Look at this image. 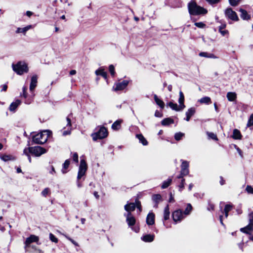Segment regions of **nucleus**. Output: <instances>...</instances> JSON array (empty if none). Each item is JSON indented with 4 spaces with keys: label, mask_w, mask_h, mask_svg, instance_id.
Wrapping results in <instances>:
<instances>
[{
    "label": "nucleus",
    "mask_w": 253,
    "mask_h": 253,
    "mask_svg": "<svg viewBox=\"0 0 253 253\" xmlns=\"http://www.w3.org/2000/svg\"><path fill=\"white\" fill-rule=\"evenodd\" d=\"M188 9L191 15H204L208 10L203 7L198 5L195 0H191L188 4Z\"/></svg>",
    "instance_id": "obj_1"
},
{
    "label": "nucleus",
    "mask_w": 253,
    "mask_h": 253,
    "mask_svg": "<svg viewBox=\"0 0 253 253\" xmlns=\"http://www.w3.org/2000/svg\"><path fill=\"white\" fill-rule=\"evenodd\" d=\"M50 135V131L44 130L33 136V141L36 144H42L46 142L48 136Z\"/></svg>",
    "instance_id": "obj_2"
},
{
    "label": "nucleus",
    "mask_w": 253,
    "mask_h": 253,
    "mask_svg": "<svg viewBox=\"0 0 253 253\" xmlns=\"http://www.w3.org/2000/svg\"><path fill=\"white\" fill-rule=\"evenodd\" d=\"M13 70L18 75H22L24 73H27L29 69L27 64L22 61L18 62L16 64H12Z\"/></svg>",
    "instance_id": "obj_3"
},
{
    "label": "nucleus",
    "mask_w": 253,
    "mask_h": 253,
    "mask_svg": "<svg viewBox=\"0 0 253 253\" xmlns=\"http://www.w3.org/2000/svg\"><path fill=\"white\" fill-rule=\"evenodd\" d=\"M108 131L107 129L103 126L100 127L99 129L95 133L92 134V139L96 141L98 139H103L107 137Z\"/></svg>",
    "instance_id": "obj_4"
},
{
    "label": "nucleus",
    "mask_w": 253,
    "mask_h": 253,
    "mask_svg": "<svg viewBox=\"0 0 253 253\" xmlns=\"http://www.w3.org/2000/svg\"><path fill=\"white\" fill-rule=\"evenodd\" d=\"M87 165L84 160H81L79 169V171L77 176V179H80L84 174L87 170Z\"/></svg>",
    "instance_id": "obj_5"
},
{
    "label": "nucleus",
    "mask_w": 253,
    "mask_h": 253,
    "mask_svg": "<svg viewBox=\"0 0 253 253\" xmlns=\"http://www.w3.org/2000/svg\"><path fill=\"white\" fill-rule=\"evenodd\" d=\"M29 150L31 154L37 157L40 156L46 152L45 149L41 146L31 147H29Z\"/></svg>",
    "instance_id": "obj_6"
},
{
    "label": "nucleus",
    "mask_w": 253,
    "mask_h": 253,
    "mask_svg": "<svg viewBox=\"0 0 253 253\" xmlns=\"http://www.w3.org/2000/svg\"><path fill=\"white\" fill-rule=\"evenodd\" d=\"M225 15L227 18L233 21H238L239 19L236 13L231 8H228L225 10Z\"/></svg>",
    "instance_id": "obj_7"
},
{
    "label": "nucleus",
    "mask_w": 253,
    "mask_h": 253,
    "mask_svg": "<svg viewBox=\"0 0 253 253\" xmlns=\"http://www.w3.org/2000/svg\"><path fill=\"white\" fill-rule=\"evenodd\" d=\"M172 218L174 222L180 221L185 216L181 210L175 211L172 213Z\"/></svg>",
    "instance_id": "obj_8"
},
{
    "label": "nucleus",
    "mask_w": 253,
    "mask_h": 253,
    "mask_svg": "<svg viewBox=\"0 0 253 253\" xmlns=\"http://www.w3.org/2000/svg\"><path fill=\"white\" fill-rule=\"evenodd\" d=\"M39 241V237L34 235H31L27 238L25 242V249L27 251L28 248L30 246V244L33 242H37Z\"/></svg>",
    "instance_id": "obj_9"
},
{
    "label": "nucleus",
    "mask_w": 253,
    "mask_h": 253,
    "mask_svg": "<svg viewBox=\"0 0 253 253\" xmlns=\"http://www.w3.org/2000/svg\"><path fill=\"white\" fill-rule=\"evenodd\" d=\"M124 216L126 217V221L129 226H133L135 223V219L131 213H125Z\"/></svg>",
    "instance_id": "obj_10"
},
{
    "label": "nucleus",
    "mask_w": 253,
    "mask_h": 253,
    "mask_svg": "<svg viewBox=\"0 0 253 253\" xmlns=\"http://www.w3.org/2000/svg\"><path fill=\"white\" fill-rule=\"evenodd\" d=\"M38 83V76L36 75H33L31 80L30 84V91L33 93L35 87L37 86Z\"/></svg>",
    "instance_id": "obj_11"
},
{
    "label": "nucleus",
    "mask_w": 253,
    "mask_h": 253,
    "mask_svg": "<svg viewBox=\"0 0 253 253\" xmlns=\"http://www.w3.org/2000/svg\"><path fill=\"white\" fill-rule=\"evenodd\" d=\"M128 84V82L126 80H124L121 82L117 83L116 84V87L114 88V90L116 91L122 90L126 87Z\"/></svg>",
    "instance_id": "obj_12"
},
{
    "label": "nucleus",
    "mask_w": 253,
    "mask_h": 253,
    "mask_svg": "<svg viewBox=\"0 0 253 253\" xmlns=\"http://www.w3.org/2000/svg\"><path fill=\"white\" fill-rule=\"evenodd\" d=\"M70 115H69L66 118V121H67L66 126H67V127H68V128H67V130H64V131H63L62 134L64 136H65V135H69V134H70L71 133L72 124H71V119L70 118Z\"/></svg>",
    "instance_id": "obj_13"
},
{
    "label": "nucleus",
    "mask_w": 253,
    "mask_h": 253,
    "mask_svg": "<svg viewBox=\"0 0 253 253\" xmlns=\"http://www.w3.org/2000/svg\"><path fill=\"white\" fill-rule=\"evenodd\" d=\"M32 28L33 26L31 25H27V26L23 28L18 27L15 31V33L16 34H22L24 35H25L27 32Z\"/></svg>",
    "instance_id": "obj_14"
},
{
    "label": "nucleus",
    "mask_w": 253,
    "mask_h": 253,
    "mask_svg": "<svg viewBox=\"0 0 253 253\" xmlns=\"http://www.w3.org/2000/svg\"><path fill=\"white\" fill-rule=\"evenodd\" d=\"M125 210L127 213H131L135 210L136 208V204L134 203H129L126 204L124 207Z\"/></svg>",
    "instance_id": "obj_15"
},
{
    "label": "nucleus",
    "mask_w": 253,
    "mask_h": 253,
    "mask_svg": "<svg viewBox=\"0 0 253 253\" xmlns=\"http://www.w3.org/2000/svg\"><path fill=\"white\" fill-rule=\"evenodd\" d=\"M152 200L155 203L154 207L157 208L159 203L162 201V198L160 194H155L152 196Z\"/></svg>",
    "instance_id": "obj_16"
},
{
    "label": "nucleus",
    "mask_w": 253,
    "mask_h": 253,
    "mask_svg": "<svg viewBox=\"0 0 253 253\" xmlns=\"http://www.w3.org/2000/svg\"><path fill=\"white\" fill-rule=\"evenodd\" d=\"M196 109L195 108L191 107L189 108L186 112V118L185 119V120L187 122L189 121L191 117L194 115Z\"/></svg>",
    "instance_id": "obj_17"
},
{
    "label": "nucleus",
    "mask_w": 253,
    "mask_h": 253,
    "mask_svg": "<svg viewBox=\"0 0 253 253\" xmlns=\"http://www.w3.org/2000/svg\"><path fill=\"white\" fill-rule=\"evenodd\" d=\"M21 103V101L19 99H17L15 101L12 102L9 107V111L11 112L15 111Z\"/></svg>",
    "instance_id": "obj_18"
},
{
    "label": "nucleus",
    "mask_w": 253,
    "mask_h": 253,
    "mask_svg": "<svg viewBox=\"0 0 253 253\" xmlns=\"http://www.w3.org/2000/svg\"><path fill=\"white\" fill-rule=\"evenodd\" d=\"M146 223L149 225H152L155 223V215L153 213H149L146 218Z\"/></svg>",
    "instance_id": "obj_19"
},
{
    "label": "nucleus",
    "mask_w": 253,
    "mask_h": 253,
    "mask_svg": "<svg viewBox=\"0 0 253 253\" xmlns=\"http://www.w3.org/2000/svg\"><path fill=\"white\" fill-rule=\"evenodd\" d=\"M253 225L250 223L247 226L244 228L240 229V231L246 234H251V233L253 231Z\"/></svg>",
    "instance_id": "obj_20"
},
{
    "label": "nucleus",
    "mask_w": 253,
    "mask_h": 253,
    "mask_svg": "<svg viewBox=\"0 0 253 253\" xmlns=\"http://www.w3.org/2000/svg\"><path fill=\"white\" fill-rule=\"evenodd\" d=\"M154 235L147 234L141 237V239L145 242H151L154 240Z\"/></svg>",
    "instance_id": "obj_21"
},
{
    "label": "nucleus",
    "mask_w": 253,
    "mask_h": 253,
    "mask_svg": "<svg viewBox=\"0 0 253 253\" xmlns=\"http://www.w3.org/2000/svg\"><path fill=\"white\" fill-rule=\"evenodd\" d=\"M184 96L183 92L180 91L179 92V97L178 99V102L179 103V105L180 106V108L183 109L185 107V106L184 104Z\"/></svg>",
    "instance_id": "obj_22"
},
{
    "label": "nucleus",
    "mask_w": 253,
    "mask_h": 253,
    "mask_svg": "<svg viewBox=\"0 0 253 253\" xmlns=\"http://www.w3.org/2000/svg\"><path fill=\"white\" fill-rule=\"evenodd\" d=\"M154 98L155 101L156 103V104L158 106H159L161 109H164V108L165 107L164 102L162 100L159 99L156 94H154Z\"/></svg>",
    "instance_id": "obj_23"
},
{
    "label": "nucleus",
    "mask_w": 253,
    "mask_h": 253,
    "mask_svg": "<svg viewBox=\"0 0 253 253\" xmlns=\"http://www.w3.org/2000/svg\"><path fill=\"white\" fill-rule=\"evenodd\" d=\"M95 74L97 76L100 75L102 76L105 79H107V74L106 72L104 71V69L102 68H100L98 69V70H96L95 71Z\"/></svg>",
    "instance_id": "obj_24"
},
{
    "label": "nucleus",
    "mask_w": 253,
    "mask_h": 253,
    "mask_svg": "<svg viewBox=\"0 0 253 253\" xmlns=\"http://www.w3.org/2000/svg\"><path fill=\"white\" fill-rule=\"evenodd\" d=\"M168 105L172 110L176 111H179L183 110L182 108H180V105L178 106L176 103H173L172 102H169L168 103Z\"/></svg>",
    "instance_id": "obj_25"
},
{
    "label": "nucleus",
    "mask_w": 253,
    "mask_h": 253,
    "mask_svg": "<svg viewBox=\"0 0 253 253\" xmlns=\"http://www.w3.org/2000/svg\"><path fill=\"white\" fill-rule=\"evenodd\" d=\"M239 11L241 13L240 16L243 19L248 20L251 18L250 16L245 10L240 8Z\"/></svg>",
    "instance_id": "obj_26"
},
{
    "label": "nucleus",
    "mask_w": 253,
    "mask_h": 253,
    "mask_svg": "<svg viewBox=\"0 0 253 253\" xmlns=\"http://www.w3.org/2000/svg\"><path fill=\"white\" fill-rule=\"evenodd\" d=\"M201 104H210L211 103V99L210 97L205 96L201 98L198 100Z\"/></svg>",
    "instance_id": "obj_27"
},
{
    "label": "nucleus",
    "mask_w": 253,
    "mask_h": 253,
    "mask_svg": "<svg viewBox=\"0 0 253 253\" xmlns=\"http://www.w3.org/2000/svg\"><path fill=\"white\" fill-rule=\"evenodd\" d=\"M199 56L201 57H205L207 58H213L215 59L217 58V57L214 55L213 54L210 53L206 52H201L199 53Z\"/></svg>",
    "instance_id": "obj_28"
},
{
    "label": "nucleus",
    "mask_w": 253,
    "mask_h": 253,
    "mask_svg": "<svg viewBox=\"0 0 253 253\" xmlns=\"http://www.w3.org/2000/svg\"><path fill=\"white\" fill-rule=\"evenodd\" d=\"M170 215L169 206L168 205L164 209V219L167 220L169 219Z\"/></svg>",
    "instance_id": "obj_29"
},
{
    "label": "nucleus",
    "mask_w": 253,
    "mask_h": 253,
    "mask_svg": "<svg viewBox=\"0 0 253 253\" xmlns=\"http://www.w3.org/2000/svg\"><path fill=\"white\" fill-rule=\"evenodd\" d=\"M174 121L170 118H167L162 120L161 124L163 126H168L170 124H173Z\"/></svg>",
    "instance_id": "obj_30"
},
{
    "label": "nucleus",
    "mask_w": 253,
    "mask_h": 253,
    "mask_svg": "<svg viewBox=\"0 0 253 253\" xmlns=\"http://www.w3.org/2000/svg\"><path fill=\"white\" fill-rule=\"evenodd\" d=\"M227 98L229 101H233L236 98V94L235 92H229L227 93Z\"/></svg>",
    "instance_id": "obj_31"
},
{
    "label": "nucleus",
    "mask_w": 253,
    "mask_h": 253,
    "mask_svg": "<svg viewBox=\"0 0 253 253\" xmlns=\"http://www.w3.org/2000/svg\"><path fill=\"white\" fill-rule=\"evenodd\" d=\"M232 137L235 139H241L242 135L240 131L237 129H234Z\"/></svg>",
    "instance_id": "obj_32"
},
{
    "label": "nucleus",
    "mask_w": 253,
    "mask_h": 253,
    "mask_svg": "<svg viewBox=\"0 0 253 253\" xmlns=\"http://www.w3.org/2000/svg\"><path fill=\"white\" fill-rule=\"evenodd\" d=\"M136 136L139 139V142L141 143L143 145H147V141L141 134H138L136 135Z\"/></svg>",
    "instance_id": "obj_33"
},
{
    "label": "nucleus",
    "mask_w": 253,
    "mask_h": 253,
    "mask_svg": "<svg viewBox=\"0 0 253 253\" xmlns=\"http://www.w3.org/2000/svg\"><path fill=\"white\" fill-rule=\"evenodd\" d=\"M172 182V178H169L167 180L164 181L161 186L162 189L167 188L169 186Z\"/></svg>",
    "instance_id": "obj_34"
},
{
    "label": "nucleus",
    "mask_w": 253,
    "mask_h": 253,
    "mask_svg": "<svg viewBox=\"0 0 253 253\" xmlns=\"http://www.w3.org/2000/svg\"><path fill=\"white\" fill-rule=\"evenodd\" d=\"M70 164V162L69 160H66L64 164H63V168L62 169V172L63 173H66L67 172V171L66 169H67Z\"/></svg>",
    "instance_id": "obj_35"
},
{
    "label": "nucleus",
    "mask_w": 253,
    "mask_h": 253,
    "mask_svg": "<svg viewBox=\"0 0 253 253\" xmlns=\"http://www.w3.org/2000/svg\"><path fill=\"white\" fill-rule=\"evenodd\" d=\"M121 120H117L115 121L112 125V128L114 130H118L121 126Z\"/></svg>",
    "instance_id": "obj_36"
},
{
    "label": "nucleus",
    "mask_w": 253,
    "mask_h": 253,
    "mask_svg": "<svg viewBox=\"0 0 253 253\" xmlns=\"http://www.w3.org/2000/svg\"><path fill=\"white\" fill-rule=\"evenodd\" d=\"M189 172V171L188 169H181L180 174L177 177V178H179V179L182 178L183 176L188 174Z\"/></svg>",
    "instance_id": "obj_37"
},
{
    "label": "nucleus",
    "mask_w": 253,
    "mask_h": 253,
    "mask_svg": "<svg viewBox=\"0 0 253 253\" xmlns=\"http://www.w3.org/2000/svg\"><path fill=\"white\" fill-rule=\"evenodd\" d=\"M192 209V207L191 205L190 204H188L186 208L185 209L184 212H183L185 216L190 214Z\"/></svg>",
    "instance_id": "obj_38"
},
{
    "label": "nucleus",
    "mask_w": 253,
    "mask_h": 253,
    "mask_svg": "<svg viewBox=\"0 0 253 253\" xmlns=\"http://www.w3.org/2000/svg\"><path fill=\"white\" fill-rule=\"evenodd\" d=\"M232 209V206L230 205H226L224 209V212L225 213V217H227L228 216V212L230 211Z\"/></svg>",
    "instance_id": "obj_39"
},
{
    "label": "nucleus",
    "mask_w": 253,
    "mask_h": 253,
    "mask_svg": "<svg viewBox=\"0 0 253 253\" xmlns=\"http://www.w3.org/2000/svg\"><path fill=\"white\" fill-rule=\"evenodd\" d=\"M0 158L2 160L5 162L12 160V156L7 155H0Z\"/></svg>",
    "instance_id": "obj_40"
},
{
    "label": "nucleus",
    "mask_w": 253,
    "mask_h": 253,
    "mask_svg": "<svg viewBox=\"0 0 253 253\" xmlns=\"http://www.w3.org/2000/svg\"><path fill=\"white\" fill-rule=\"evenodd\" d=\"M207 134L209 137V138L212 139L213 140H217L218 138L217 137V136L215 134L212 133V132H207Z\"/></svg>",
    "instance_id": "obj_41"
},
{
    "label": "nucleus",
    "mask_w": 253,
    "mask_h": 253,
    "mask_svg": "<svg viewBox=\"0 0 253 253\" xmlns=\"http://www.w3.org/2000/svg\"><path fill=\"white\" fill-rule=\"evenodd\" d=\"M184 135V134L182 132L176 133L174 135V138L177 141L180 140Z\"/></svg>",
    "instance_id": "obj_42"
},
{
    "label": "nucleus",
    "mask_w": 253,
    "mask_h": 253,
    "mask_svg": "<svg viewBox=\"0 0 253 253\" xmlns=\"http://www.w3.org/2000/svg\"><path fill=\"white\" fill-rule=\"evenodd\" d=\"M49 239L52 242L57 243L58 241V239L52 233L49 234Z\"/></svg>",
    "instance_id": "obj_43"
},
{
    "label": "nucleus",
    "mask_w": 253,
    "mask_h": 253,
    "mask_svg": "<svg viewBox=\"0 0 253 253\" xmlns=\"http://www.w3.org/2000/svg\"><path fill=\"white\" fill-rule=\"evenodd\" d=\"M181 167V169H188L189 162L186 161H182Z\"/></svg>",
    "instance_id": "obj_44"
},
{
    "label": "nucleus",
    "mask_w": 253,
    "mask_h": 253,
    "mask_svg": "<svg viewBox=\"0 0 253 253\" xmlns=\"http://www.w3.org/2000/svg\"><path fill=\"white\" fill-rule=\"evenodd\" d=\"M248 127H250L251 126H253V114H252L248 120L247 125Z\"/></svg>",
    "instance_id": "obj_45"
},
{
    "label": "nucleus",
    "mask_w": 253,
    "mask_h": 253,
    "mask_svg": "<svg viewBox=\"0 0 253 253\" xmlns=\"http://www.w3.org/2000/svg\"><path fill=\"white\" fill-rule=\"evenodd\" d=\"M240 0H229V3L233 6L237 5L239 3Z\"/></svg>",
    "instance_id": "obj_46"
},
{
    "label": "nucleus",
    "mask_w": 253,
    "mask_h": 253,
    "mask_svg": "<svg viewBox=\"0 0 253 253\" xmlns=\"http://www.w3.org/2000/svg\"><path fill=\"white\" fill-rule=\"evenodd\" d=\"M109 71L110 72L111 75L112 76H114L115 72L114 67V66L113 65H110L109 66Z\"/></svg>",
    "instance_id": "obj_47"
},
{
    "label": "nucleus",
    "mask_w": 253,
    "mask_h": 253,
    "mask_svg": "<svg viewBox=\"0 0 253 253\" xmlns=\"http://www.w3.org/2000/svg\"><path fill=\"white\" fill-rule=\"evenodd\" d=\"M246 190L248 193L253 194V188L251 186L247 185Z\"/></svg>",
    "instance_id": "obj_48"
},
{
    "label": "nucleus",
    "mask_w": 253,
    "mask_h": 253,
    "mask_svg": "<svg viewBox=\"0 0 253 253\" xmlns=\"http://www.w3.org/2000/svg\"><path fill=\"white\" fill-rule=\"evenodd\" d=\"M49 189L48 188H46L42 192V194L43 196L46 197L49 194Z\"/></svg>",
    "instance_id": "obj_49"
},
{
    "label": "nucleus",
    "mask_w": 253,
    "mask_h": 253,
    "mask_svg": "<svg viewBox=\"0 0 253 253\" xmlns=\"http://www.w3.org/2000/svg\"><path fill=\"white\" fill-rule=\"evenodd\" d=\"M63 235L66 238H67L68 240H69L70 241H71L75 246H79L78 244L76 241H75L74 240L71 239L70 237H69V236H68L66 235H65V234H63Z\"/></svg>",
    "instance_id": "obj_50"
},
{
    "label": "nucleus",
    "mask_w": 253,
    "mask_h": 253,
    "mask_svg": "<svg viewBox=\"0 0 253 253\" xmlns=\"http://www.w3.org/2000/svg\"><path fill=\"white\" fill-rule=\"evenodd\" d=\"M205 0L211 5L217 4L218 2H219L220 1V0Z\"/></svg>",
    "instance_id": "obj_51"
},
{
    "label": "nucleus",
    "mask_w": 253,
    "mask_h": 253,
    "mask_svg": "<svg viewBox=\"0 0 253 253\" xmlns=\"http://www.w3.org/2000/svg\"><path fill=\"white\" fill-rule=\"evenodd\" d=\"M73 160L76 163H78L79 160H78V155L77 153L75 152L73 154Z\"/></svg>",
    "instance_id": "obj_52"
},
{
    "label": "nucleus",
    "mask_w": 253,
    "mask_h": 253,
    "mask_svg": "<svg viewBox=\"0 0 253 253\" xmlns=\"http://www.w3.org/2000/svg\"><path fill=\"white\" fill-rule=\"evenodd\" d=\"M27 88L25 86H24L22 88V93L21 94V96H23L25 98L27 97V93L26 92Z\"/></svg>",
    "instance_id": "obj_53"
},
{
    "label": "nucleus",
    "mask_w": 253,
    "mask_h": 253,
    "mask_svg": "<svg viewBox=\"0 0 253 253\" xmlns=\"http://www.w3.org/2000/svg\"><path fill=\"white\" fill-rule=\"evenodd\" d=\"M195 25L200 28H203L206 26V25L203 22H196L195 23Z\"/></svg>",
    "instance_id": "obj_54"
},
{
    "label": "nucleus",
    "mask_w": 253,
    "mask_h": 253,
    "mask_svg": "<svg viewBox=\"0 0 253 253\" xmlns=\"http://www.w3.org/2000/svg\"><path fill=\"white\" fill-rule=\"evenodd\" d=\"M249 221L250 223L253 226V211L249 215Z\"/></svg>",
    "instance_id": "obj_55"
},
{
    "label": "nucleus",
    "mask_w": 253,
    "mask_h": 253,
    "mask_svg": "<svg viewBox=\"0 0 253 253\" xmlns=\"http://www.w3.org/2000/svg\"><path fill=\"white\" fill-rule=\"evenodd\" d=\"M184 182H185V179L182 178L181 179V183L179 185V189H180V190H181L184 188Z\"/></svg>",
    "instance_id": "obj_56"
},
{
    "label": "nucleus",
    "mask_w": 253,
    "mask_h": 253,
    "mask_svg": "<svg viewBox=\"0 0 253 253\" xmlns=\"http://www.w3.org/2000/svg\"><path fill=\"white\" fill-rule=\"evenodd\" d=\"M23 153L27 156L30 155L29 154L31 153V152L30 151L29 147L28 148H25L23 151Z\"/></svg>",
    "instance_id": "obj_57"
},
{
    "label": "nucleus",
    "mask_w": 253,
    "mask_h": 253,
    "mask_svg": "<svg viewBox=\"0 0 253 253\" xmlns=\"http://www.w3.org/2000/svg\"><path fill=\"white\" fill-rule=\"evenodd\" d=\"M214 206L213 204L209 203L208 207V210L209 211H213L214 210Z\"/></svg>",
    "instance_id": "obj_58"
},
{
    "label": "nucleus",
    "mask_w": 253,
    "mask_h": 253,
    "mask_svg": "<svg viewBox=\"0 0 253 253\" xmlns=\"http://www.w3.org/2000/svg\"><path fill=\"white\" fill-rule=\"evenodd\" d=\"M219 32L223 36H225V35L227 34L228 33V31L227 30H219Z\"/></svg>",
    "instance_id": "obj_59"
},
{
    "label": "nucleus",
    "mask_w": 253,
    "mask_h": 253,
    "mask_svg": "<svg viewBox=\"0 0 253 253\" xmlns=\"http://www.w3.org/2000/svg\"><path fill=\"white\" fill-rule=\"evenodd\" d=\"M155 116L156 117H162V114L158 111H156L155 113Z\"/></svg>",
    "instance_id": "obj_60"
},
{
    "label": "nucleus",
    "mask_w": 253,
    "mask_h": 253,
    "mask_svg": "<svg viewBox=\"0 0 253 253\" xmlns=\"http://www.w3.org/2000/svg\"><path fill=\"white\" fill-rule=\"evenodd\" d=\"M235 147H236V150H237V152H238L239 154L242 157L243 155H242V152L241 150L239 147H237L236 145H235Z\"/></svg>",
    "instance_id": "obj_61"
},
{
    "label": "nucleus",
    "mask_w": 253,
    "mask_h": 253,
    "mask_svg": "<svg viewBox=\"0 0 253 253\" xmlns=\"http://www.w3.org/2000/svg\"><path fill=\"white\" fill-rule=\"evenodd\" d=\"M174 201V198L172 196V194L171 193H170V197H169V203H171V202H173Z\"/></svg>",
    "instance_id": "obj_62"
},
{
    "label": "nucleus",
    "mask_w": 253,
    "mask_h": 253,
    "mask_svg": "<svg viewBox=\"0 0 253 253\" xmlns=\"http://www.w3.org/2000/svg\"><path fill=\"white\" fill-rule=\"evenodd\" d=\"M49 173L52 174L56 173V171H55V170L54 169V168L52 166H51V170L49 171Z\"/></svg>",
    "instance_id": "obj_63"
},
{
    "label": "nucleus",
    "mask_w": 253,
    "mask_h": 253,
    "mask_svg": "<svg viewBox=\"0 0 253 253\" xmlns=\"http://www.w3.org/2000/svg\"><path fill=\"white\" fill-rule=\"evenodd\" d=\"M220 184L221 185H223L225 184V180L223 179V178L222 176L220 177Z\"/></svg>",
    "instance_id": "obj_64"
}]
</instances>
